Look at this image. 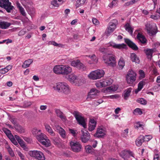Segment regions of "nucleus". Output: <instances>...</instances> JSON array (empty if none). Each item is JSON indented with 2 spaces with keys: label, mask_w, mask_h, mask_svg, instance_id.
<instances>
[{
  "label": "nucleus",
  "mask_w": 160,
  "mask_h": 160,
  "mask_svg": "<svg viewBox=\"0 0 160 160\" xmlns=\"http://www.w3.org/2000/svg\"><path fill=\"white\" fill-rule=\"evenodd\" d=\"M53 88L58 92L65 94L70 93V88L68 85L65 82H59L53 87Z\"/></svg>",
  "instance_id": "nucleus-1"
},
{
  "label": "nucleus",
  "mask_w": 160,
  "mask_h": 160,
  "mask_svg": "<svg viewBox=\"0 0 160 160\" xmlns=\"http://www.w3.org/2000/svg\"><path fill=\"white\" fill-rule=\"evenodd\" d=\"M136 75L137 74L135 72L132 70H129L126 76V79L128 84L132 86L136 81Z\"/></svg>",
  "instance_id": "nucleus-2"
},
{
  "label": "nucleus",
  "mask_w": 160,
  "mask_h": 160,
  "mask_svg": "<svg viewBox=\"0 0 160 160\" xmlns=\"http://www.w3.org/2000/svg\"><path fill=\"white\" fill-rule=\"evenodd\" d=\"M104 62L107 65L114 67L116 65V60L114 55H107L103 57Z\"/></svg>",
  "instance_id": "nucleus-3"
},
{
  "label": "nucleus",
  "mask_w": 160,
  "mask_h": 160,
  "mask_svg": "<svg viewBox=\"0 0 160 160\" xmlns=\"http://www.w3.org/2000/svg\"><path fill=\"white\" fill-rule=\"evenodd\" d=\"M36 138L42 144L47 147L50 146L51 144L50 141L48 138L47 136L45 134L41 133L37 135Z\"/></svg>",
  "instance_id": "nucleus-4"
},
{
  "label": "nucleus",
  "mask_w": 160,
  "mask_h": 160,
  "mask_svg": "<svg viewBox=\"0 0 160 160\" xmlns=\"http://www.w3.org/2000/svg\"><path fill=\"white\" fill-rule=\"evenodd\" d=\"M104 74V72L102 70L98 69L92 72L88 75L89 78L93 80H96L101 78Z\"/></svg>",
  "instance_id": "nucleus-5"
},
{
  "label": "nucleus",
  "mask_w": 160,
  "mask_h": 160,
  "mask_svg": "<svg viewBox=\"0 0 160 160\" xmlns=\"http://www.w3.org/2000/svg\"><path fill=\"white\" fill-rule=\"evenodd\" d=\"M73 114L78 123L82 126L84 128H86V124L84 118L82 116V114L78 111H74L73 113Z\"/></svg>",
  "instance_id": "nucleus-6"
},
{
  "label": "nucleus",
  "mask_w": 160,
  "mask_h": 160,
  "mask_svg": "<svg viewBox=\"0 0 160 160\" xmlns=\"http://www.w3.org/2000/svg\"><path fill=\"white\" fill-rule=\"evenodd\" d=\"M28 154L31 157L38 160H45V159L43 153L40 151L37 150L30 151Z\"/></svg>",
  "instance_id": "nucleus-7"
},
{
  "label": "nucleus",
  "mask_w": 160,
  "mask_h": 160,
  "mask_svg": "<svg viewBox=\"0 0 160 160\" xmlns=\"http://www.w3.org/2000/svg\"><path fill=\"white\" fill-rule=\"evenodd\" d=\"M118 23V21L115 19L112 20L109 22V27L105 32L107 36H109L115 29Z\"/></svg>",
  "instance_id": "nucleus-8"
},
{
  "label": "nucleus",
  "mask_w": 160,
  "mask_h": 160,
  "mask_svg": "<svg viewBox=\"0 0 160 160\" xmlns=\"http://www.w3.org/2000/svg\"><path fill=\"white\" fill-rule=\"evenodd\" d=\"M71 150L75 152H78L81 151L82 146L80 143L76 141H72L70 142Z\"/></svg>",
  "instance_id": "nucleus-9"
},
{
  "label": "nucleus",
  "mask_w": 160,
  "mask_h": 160,
  "mask_svg": "<svg viewBox=\"0 0 160 160\" xmlns=\"http://www.w3.org/2000/svg\"><path fill=\"white\" fill-rule=\"evenodd\" d=\"M106 129L103 126L98 127L97 128L96 132L94 134V136L98 138H103L106 135Z\"/></svg>",
  "instance_id": "nucleus-10"
},
{
  "label": "nucleus",
  "mask_w": 160,
  "mask_h": 160,
  "mask_svg": "<svg viewBox=\"0 0 160 160\" xmlns=\"http://www.w3.org/2000/svg\"><path fill=\"white\" fill-rule=\"evenodd\" d=\"M0 7L4 8L8 12H10L13 8L11 5V3L8 0H0Z\"/></svg>",
  "instance_id": "nucleus-11"
},
{
  "label": "nucleus",
  "mask_w": 160,
  "mask_h": 160,
  "mask_svg": "<svg viewBox=\"0 0 160 160\" xmlns=\"http://www.w3.org/2000/svg\"><path fill=\"white\" fill-rule=\"evenodd\" d=\"M81 140L82 142L86 143L89 139L90 135L88 132L85 129L81 130Z\"/></svg>",
  "instance_id": "nucleus-12"
},
{
  "label": "nucleus",
  "mask_w": 160,
  "mask_h": 160,
  "mask_svg": "<svg viewBox=\"0 0 160 160\" xmlns=\"http://www.w3.org/2000/svg\"><path fill=\"white\" fill-rule=\"evenodd\" d=\"M99 92V91L95 88L91 89L88 93L87 100L88 101H89L92 99L95 98Z\"/></svg>",
  "instance_id": "nucleus-13"
},
{
  "label": "nucleus",
  "mask_w": 160,
  "mask_h": 160,
  "mask_svg": "<svg viewBox=\"0 0 160 160\" xmlns=\"http://www.w3.org/2000/svg\"><path fill=\"white\" fill-rule=\"evenodd\" d=\"M145 26L147 32L149 35H154L157 33V28L156 27L153 28L152 25L149 23H147Z\"/></svg>",
  "instance_id": "nucleus-14"
},
{
  "label": "nucleus",
  "mask_w": 160,
  "mask_h": 160,
  "mask_svg": "<svg viewBox=\"0 0 160 160\" xmlns=\"http://www.w3.org/2000/svg\"><path fill=\"white\" fill-rule=\"evenodd\" d=\"M120 155L124 160H127L129 156L134 157V154L132 152L129 151L124 150L120 153Z\"/></svg>",
  "instance_id": "nucleus-15"
},
{
  "label": "nucleus",
  "mask_w": 160,
  "mask_h": 160,
  "mask_svg": "<svg viewBox=\"0 0 160 160\" xmlns=\"http://www.w3.org/2000/svg\"><path fill=\"white\" fill-rule=\"evenodd\" d=\"M56 130L59 134L63 138L66 137V132L65 130L59 125L55 126Z\"/></svg>",
  "instance_id": "nucleus-16"
},
{
  "label": "nucleus",
  "mask_w": 160,
  "mask_h": 160,
  "mask_svg": "<svg viewBox=\"0 0 160 160\" xmlns=\"http://www.w3.org/2000/svg\"><path fill=\"white\" fill-rule=\"evenodd\" d=\"M72 72V68L68 65H62V74L67 75Z\"/></svg>",
  "instance_id": "nucleus-17"
},
{
  "label": "nucleus",
  "mask_w": 160,
  "mask_h": 160,
  "mask_svg": "<svg viewBox=\"0 0 160 160\" xmlns=\"http://www.w3.org/2000/svg\"><path fill=\"white\" fill-rule=\"evenodd\" d=\"M109 45L112 46L113 48L121 49L126 48V45L124 43L121 44H117L113 42L109 43Z\"/></svg>",
  "instance_id": "nucleus-18"
},
{
  "label": "nucleus",
  "mask_w": 160,
  "mask_h": 160,
  "mask_svg": "<svg viewBox=\"0 0 160 160\" xmlns=\"http://www.w3.org/2000/svg\"><path fill=\"white\" fill-rule=\"evenodd\" d=\"M125 42L132 49L134 50H137L138 49V48L137 46L133 42L128 39H125Z\"/></svg>",
  "instance_id": "nucleus-19"
},
{
  "label": "nucleus",
  "mask_w": 160,
  "mask_h": 160,
  "mask_svg": "<svg viewBox=\"0 0 160 160\" xmlns=\"http://www.w3.org/2000/svg\"><path fill=\"white\" fill-rule=\"evenodd\" d=\"M96 122L93 119H90L89 122L88 130L90 131L93 130L96 127Z\"/></svg>",
  "instance_id": "nucleus-20"
},
{
  "label": "nucleus",
  "mask_w": 160,
  "mask_h": 160,
  "mask_svg": "<svg viewBox=\"0 0 160 160\" xmlns=\"http://www.w3.org/2000/svg\"><path fill=\"white\" fill-rule=\"evenodd\" d=\"M137 38L140 42L143 45L145 44L147 42V40L145 37L140 33H138Z\"/></svg>",
  "instance_id": "nucleus-21"
},
{
  "label": "nucleus",
  "mask_w": 160,
  "mask_h": 160,
  "mask_svg": "<svg viewBox=\"0 0 160 160\" xmlns=\"http://www.w3.org/2000/svg\"><path fill=\"white\" fill-rule=\"evenodd\" d=\"M71 65L72 66L79 67L80 69H83L84 65L80 62L79 60L73 61L71 62Z\"/></svg>",
  "instance_id": "nucleus-22"
},
{
  "label": "nucleus",
  "mask_w": 160,
  "mask_h": 160,
  "mask_svg": "<svg viewBox=\"0 0 160 160\" xmlns=\"http://www.w3.org/2000/svg\"><path fill=\"white\" fill-rule=\"evenodd\" d=\"M62 65L55 66L53 69L54 72L57 74H62Z\"/></svg>",
  "instance_id": "nucleus-23"
},
{
  "label": "nucleus",
  "mask_w": 160,
  "mask_h": 160,
  "mask_svg": "<svg viewBox=\"0 0 160 160\" xmlns=\"http://www.w3.org/2000/svg\"><path fill=\"white\" fill-rule=\"evenodd\" d=\"M55 112L57 116L59 117L62 120L65 121L67 119L64 114L59 109H56Z\"/></svg>",
  "instance_id": "nucleus-24"
},
{
  "label": "nucleus",
  "mask_w": 160,
  "mask_h": 160,
  "mask_svg": "<svg viewBox=\"0 0 160 160\" xmlns=\"http://www.w3.org/2000/svg\"><path fill=\"white\" fill-rule=\"evenodd\" d=\"M11 25V23L5 21L0 20V28L2 29H6Z\"/></svg>",
  "instance_id": "nucleus-25"
},
{
  "label": "nucleus",
  "mask_w": 160,
  "mask_h": 160,
  "mask_svg": "<svg viewBox=\"0 0 160 160\" xmlns=\"http://www.w3.org/2000/svg\"><path fill=\"white\" fill-rule=\"evenodd\" d=\"M17 7L18 8L21 14L24 16H26V13L23 8L21 6L20 4L18 1H17L16 3Z\"/></svg>",
  "instance_id": "nucleus-26"
},
{
  "label": "nucleus",
  "mask_w": 160,
  "mask_h": 160,
  "mask_svg": "<svg viewBox=\"0 0 160 160\" xmlns=\"http://www.w3.org/2000/svg\"><path fill=\"white\" fill-rule=\"evenodd\" d=\"M144 136L140 135L136 141V145L138 147L140 146L144 141Z\"/></svg>",
  "instance_id": "nucleus-27"
},
{
  "label": "nucleus",
  "mask_w": 160,
  "mask_h": 160,
  "mask_svg": "<svg viewBox=\"0 0 160 160\" xmlns=\"http://www.w3.org/2000/svg\"><path fill=\"white\" fill-rule=\"evenodd\" d=\"M144 51L147 55L148 58H151L152 54L154 52L153 49H145Z\"/></svg>",
  "instance_id": "nucleus-28"
},
{
  "label": "nucleus",
  "mask_w": 160,
  "mask_h": 160,
  "mask_svg": "<svg viewBox=\"0 0 160 160\" xmlns=\"http://www.w3.org/2000/svg\"><path fill=\"white\" fill-rule=\"evenodd\" d=\"M45 129L52 136H55V133L52 130L51 127L48 124H45L44 125Z\"/></svg>",
  "instance_id": "nucleus-29"
},
{
  "label": "nucleus",
  "mask_w": 160,
  "mask_h": 160,
  "mask_svg": "<svg viewBox=\"0 0 160 160\" xmlns=\"http://www.w3.org/2000/svg\"><path fill=\"white\" fill-rule=\"evenodd\" d=\"M130 58L133 62L139 63L140 62V60L138 57H137L136 54L134 53L131 54Z\"/></svg>",
  "instance_id": "nucleus-30"
},
{
  "label": "nucleus",
  "mask_w": 160,
  "mask_h": 160,
  "mask_svg": "<svg viewBox=\"0 0 160 160\" xmlns=\"http://www.w3.org/2000/svg\"><path fill=\"white\" fill-rule=\"evenodd\" d=\"M87 2V0H77L75 4L76 8L82 6Z\"/></svg>",
  "instance_id": "nucleus-31"
},
{
  "label": "nucleus",
  "mask_w": 160,
  "mask_h": 160,
  "mask_svg": "<svg viewBox=\"0 0 160 160\" xmlns=\"http://www.w3.org/2000/svg\"><path fill=\"white\" fill-rule=\"evenodd\" d=\"M33 62V60L32 59H29L25 61L22 64V68H26L28 67Z\"/></svg>",
  "instance_id": "nucleus-32"
},
{
  "label": "nucleus",
  "mask_w": 160,
  "mask_h": 160,
  "mask_svg": "<svg viewBox=\"0 0 160 160\" xmlns=\"http://www.w3.org/2000/svg\"><path fill=\"white\" fill-rule=\"evenodd\" d=\"M67 79L70 82L74 83L75 81L77 79V77L75 75L72 73L69 75Z\"/></svg>",
  "instance_id": "nucleus-33"
},
{
  "label": "nucleus",
  "mask_w": 160,
  "mask_h": 160,
  "mask_svg": "<svg viewBox=\"0 0 160 160\" xmlns=\"http://www.w3.org/2000/svg\"><path fill=\"white\" fill-rule=\"evenodd\" d=\"M14 128L18 132L20 133H23L25 132L24 129L21 126L17 123H15Z\"/></svg>",
  "instance_id": "nucleus-34"
},
{
  "label": "nucleus",
  "mask_w": 160,
  "mask_h": 160,
  "mask_svg": "<svg viewBox=\"0 0 160 160\" xmlns=\"http://www.w3.org/2000/svg\"><path fill=\"white\" fill-rule=\"evenodd\" d=\"M95 84L96 87L98 88L105 87L107 86L105 80H101L100 81L97 82Z\"/></svg>",
  "instance_id": "nucleus-35"
},
{
  "label": "nucleus",
  "mask_w": 160,
  "mask_h": 160,
  "mask_svg": "<svg viewBox=\"0 0 160 160\" xmlns=\"http://www.w3.org/2000/svg\"><path fill=\"white\" fill-rule=\"evenodd\" d=\"M132 90L131 88H127L124 91V97L125 100H127L128 97L130 96V93Z\"/></svg>",
  "instance_id": "nucleus-36"
},
{
  "label": "nucleus",
  "mask_w": 160,
  "mask_h": 160,
  "mask_svg": "<svg viewBox=\"0 0 160 160\" xmlns=\"http://www.w3.org/2000/svg\"><path fill=\"white\" fill-rule=\"evenodd\" d=\"M126 30L129 33L130 35H132L133 28L128 23H127L124 26Z\"/></svg>",
  "instance_id": "nucleus-37"
},
{
  "label": "nucleus",
  "mask_w": 160,
  "mask_h": 160,
  "mask_svg": "<svg viewBox=\"0 0 160 160\" xmlns=\"http://www.w3.org/2000/svg\"><path fill=\"white\" fill-rule=\"evenodd\" d=\"M12 68V66L8 65L4 68H2L0 70V72L2 74H5L10 70Z\"/></svg>",
  "instance_id": "nucleus-38"
},
{
  "label": "nucleus",
  "mask_w": 160,
  "mask_h": 160,
  "mask_svg": "<svg viewBox=\"0 0 160 160\" xmlns=\"http://www.w3.org/2000/svg\"><path fill=\"white\" fill-rule=\"evenodd\" d=\"M118 64L119 68L121 69H122L125 66V62L122 58H120L119 59L118 62Z\"/></svg>",
  "instance_id": "nucleus-39"
},
{
  "label": "nucleus",
  "mask_w": 160,
  "mask_h": 160,
  "mask_svg": "<svg viewBox=\"0 0 160 160\" xmlns=\"http://www.w3.org/2000/svg\"><path fill=\"white\" fill-rule=\"evenodd\" d=\"M118 1L117 0H113L112 2L108 5V7L112 8L116 6L118 4Z\"/></svg>",
  "instance_id": "nucleus-40"
},
{
  "label": "nucleus",
  "mask_w": 160,
  "mask_h": 160,
  "mask_svg": "<svg viewBox=\"0 0 160 160\" xmlns=\"http://www.w3.org/2000/svg\"><path fill=\"white\" fill-rule=\"evenodd\" d=\"M117 87L111 86L107 88L106 89V90L107 91V92H111L116 91L117 89Z\"/></svg>",
  "instance_id": "nucleus-41"
},
{
  "label": "nucleus",
  "mask_w": 160,
  "mask_h": 160,
  "mask_svg": "<svg viewBox=\"0 0 160 160\" xmlns=\"http://www.w3.org/2000/svg\"><path fill=\"white\" fill-rule=\"evenodd\" d=\"M48 45H52L55 46H58L59 47H61L62 45L61 44H58L55 41H51L48 42Z\"/></svg>",
  "instance_id": "nucleus-42"
},
{
  "label": "nucleus",
  "mask_w": 160,
  "mask_h": 160,
  "mask_svg": "<svg viewBox=\"0 0 160 160\" xmlns=\"http://www.w3.org/2000/svg\"><path fill=\"white\" fill-rule=\"evenodd\" d=\"M3 131L9 138L12 135L11 131L7 128H4Z\"/></svg>",
  "instance_id": "nucleus-43"
},
{
  "label": "nucleus",
  "mask_w": 160,
  "mask_h": 160,
  "mask_svg": "<svg viewBox=\"0 0 160 160\" xmlns=\"http://www.w3.org/2000/svg\"><path fill=\"white\" fill-rule=\"evenodd\" d=\"M137 102L138 103H140L142 105H146L147 103V101L143 98H140L137 100Z\"/></svg>",
  "instance_id": "nucleus-44"
},
{
  "label": "nucleus",
  "mask_w": 160,
  "mask_h": 160,
  "mask_svg": "<svg viewBox=\"0 0 160 160\" xmlns=\"http://www.w3.org/2000/svg\"><path fill=\"white\" fill-rule=\"evenodd\" d=\"M53 143L55 145H58L60 142V139L58 138L54 137L52 139Z\"/></svg>",
  "instance_id": "nucleus-45"
},
{
  "label": "nucleus",
  "mask_w": 160,
  "mask_h": 160,
  "mask_svg": "<svg viewBox=\"0 0 160 160\" xmlns=\"http://www.w3.org/2000/svg\"><path fill=\"white\" fill-rule=\"evenodd\" d=\"M136 113H138L140 115L142 114V112L141 109L140 108H137L134 109L133 111V113L135 114Z\"/></svg>",
  "instance_id": "nucleus-46"
},
{
  "label": "nucleus",
  "mask_w": 160,
  "mask_h": 160,
  "mask_svg": "<svg viewBox=\"0 0 160 160\" xmlns=\"http://www.w3.org/2000/svg\"><path fill=\"white\" fill-rule=\"evenodd\" d=\"M41 132V130H38L37 128H33L32 130V134L34 135L36 137V136L38 135V132Z\"/></svg>",
  "instance_id": "nucleus-47"
},
{
  "label": "nucleus",
  "mask_w": 160,
  "mask_h": 160,
  "mask_svg": "<svg viewBox=\"0 0 160 160\" xmlns=\"http://www.w3.org/2000/svg\"><path fill=\"white\" fill-rule=\"evenodd\" d=\"M32 104V103L30 102H24L22 107L24 108H27L29 107Z\"/></svg>",
  "instance_id": "nucleus-48"
},
{
  "label": "nucleus",
  "mask_w": 160,
  "mask_h": 160,
  "mask_svg": "<svg viewBox=\"0 0 160 160\" xmlns=\"http://www.w3.org/2000/svg\"><path fill=\"white\" fill-rule=\"evenodd\" d=\"M7 149L10 155L12 157H13L14 156V154L12 149L9 146H8Z\"/></svg>",
  "instance_id": "nucleus-49"
},
{
  "label": "nucleus",
  "mask_w": 160,
  "mask_h": 160,
  "mask_svg": "<svg viewBox=\"0 0 160 160\" xmlns=\"http://www.w3.org/2000/svg\"><path fill=\"white\" fill-rule=\"evenodd\" d=\"M57 1L58 0H54L52 1L51 2V4L54 7H58L59 5L61 4V3H58Z\"/></svg>",
  "instance_id": "nucleus-50"
},
{
  "label": "nucleus",
  "mask_w": 160,
  "mask_h": 160,
  "mask_svg": "<svg viewBox=\"0 0 160 160\" xmlns=\"http://www.w3.org/2000/svg\"><path fill=\"white\" fill-rule=\"evenodd\" d=\"M145 83V82L144 81H140L138 84V88L139 89V90H141L142 88H143V86Z\"/></svg>",
  "instance_id": "nucleus-51"
},
{
  "label": "nucleus",
  "mask_w": 160,
  "mask_h": 160,
  "mask_svg": "<svg viewBox=\"0 0 160 160\" xmlns=\"http://www.w3.org/2000/svg\"><path fill=\"white\" fill-rule=\"evenodd\" d=\"M9 138L11 141L12 142L14 145H18V143L16 141V140L15 138L13 137V136L12 135V136L9 137Z\"/></svg>",
  "instance_id": "nucleus-52"
},
{
  "label": "nucleus",
  "mask_w": 160,
  "mask_h": 160,
  "mask_svg": "<svg viewBox=\"0 0 160 160\" xmlns=\"http://www.w3.org/2000/svg\"><path fill=\"white\" fill-rule=\"evenodd\" d=\"M150 18L154 20H157L160 18V16L158 14L152 15L150 16Z\"/></svg>",
  "instance_id": "nucleus-53"
},
{
  "label": "nucleus",
  "mask_w": 160,
  "mask_h": 160,
  "mask_svg": "<svg viewBox=\"0 0 160 160\" xmlns=\"http://www.w3.org/2000/svg\"><path fill=\"white\" fill-rule=\"evenodd\" d=\"M21 2L22 5L25 7L29 3V1L28 0H20Z\"/></svg>",
  "instance_id": "nucleus-54"
},
{
  "label": "nucleus",
  "mask_w": 160,
  "mask_h": 160,
  "mask_svg": "<svg viewBox=\"0 0 160 160\" xmlns=\"http://www.w3.org/2000/svg\"><path fill=\"white\" fill-rule=\"evenodd\" d=\"M144 138L145 142H148L152 138V137L150 135H146L144 137Z\"/></svg>",
  "instance_id": "nucleus-55"
},
{
  "label": "nucleus",
  "mask_w": 160,
  "mask_h": 160,
  "mask_svg": "<svg viewBox=\"0 0 160 160\" xmlns=\"http://www.w3.org/2000/svg\"><path fill=\"white\" fill-rule=\"evenodd\" d=\"M128 133V129L125 130L122 134V136L123 137H126L127 136Z\"/></svg>",
  "instance_id": "nucleus-56"
},
{
  "label": "nucleus",
  "mask_w": 160,
  "mask_h": 160,
  "mask_svg": "<svg viewBox=\"0 0 160 160\" xmlns=\"http://www.w3.org/2000/svg\"><path fill=\"white\" fill-rule=\"evenodd\" d=\"M139 72L140 74V78H143L145 77V73L142 70H140L139 71Z\"/></svg>",
  "instance_id": "nucleus-57"
},
{
  "label": "nucleus",
  "mask_w": 160,
  "mask_h": 160,
  "mask_svg": "<svg viewBox=\"0 0 160 160\" xmlns=\"http://www.w3.org/2000/svg\"><path fill=\"white\" fill-rule=\"evenodd\" d=\"M107 86L111 84L113 82V80L111 78H108L105 80Z\"/></svg>",
  "instance_id": "nucleus-58"
},
{
  "label": "nucleus",
  "mask_w": 160,
  "mask_h": 160,
  "mask_svg": "<svg viewBox=\"0 0 160 160\" xmlns=\"http://www.w3.org/2000/svg\"><path fill=\"white\" fill-rule=\"evenodd\" d=\"M142 125L139 122H137L134 124V127L135 128H139L142 127Z\"/></svg>",
  "instance_id": "nucleus-59"
},
{
  "label": "nucleus",
  "mask_w": 160,
  "mask_h": 160,
  "mask_svg": "<svg viewBox=\"0 0 160 160\" xmlns=\"http://www.w3.org/2000/svg\"><path fill=\"white\" fill-rule=\"evenodd\" d=\"M92 147L89 145L85 147V149L87 152H91Z\"/></svg>",
  "instance_id": "nucleus-60"
},
{
  "label": "nucleus",
  "mask_w": 160,
  "mask_h": 160,
  "mask_svg": "<svg viewBox=\"0 0 160 160\" xmlns=\"http://www.w3.org/2000/svg\"><path fill=\"white\" fill-rule=\"evenodd\" d=\"M69 131L72 134V135L75 136L77 135L76 130H75L71 128H69Z\"/></svg>",
  "instance_id": "nucleus-61"
},
{
  "label": "nucleus",
  "mask_w": 160,
  "mask_h": 160,
  "mask_svg": "<svg viewBox=\"0 0 160 160\" xmlns=\"http://www.w3.org/2000/svg\"><path fill=\"white\" fill-rule=\"evenodd\" d=\"M92 22L94 24L96 25H98L99 23V21L96 18L92 19Z\"/></svg>",
  "instance_id": "nucleus-62"
},
{
  "label": "nucleus",
  "mask_w": 160,
  "mask_h": 160,
  "mask_svg": "<svg viewBox=\"0 0 160 160\" xmlns=\"http://www.w3.org/2000/svg\"><path fill=\"white\" fill-rule=\"evenodd\" d=\"M28 12L29 14H32L35 12V9L33 8H31L30 9H28Z\"/></svg>",
  "instance_id": "nucleus-63"
},
{
  "label": "nucleus",
  "mask_w": 160,
  "mask_h": 160,
  "mask_svg": "<svg viewBox=\"0 0 160 160\" xmlns=\"http://www.w3.org/2000/svg\"><path fill=\"white\" fill-rule=\"evenodd\" d=\"M26 33V31L23 30H21L18 33L19 36H22L24 35Z\"/></svg>",
  "instance_id": "nucleus-64"
}]
</instances>
